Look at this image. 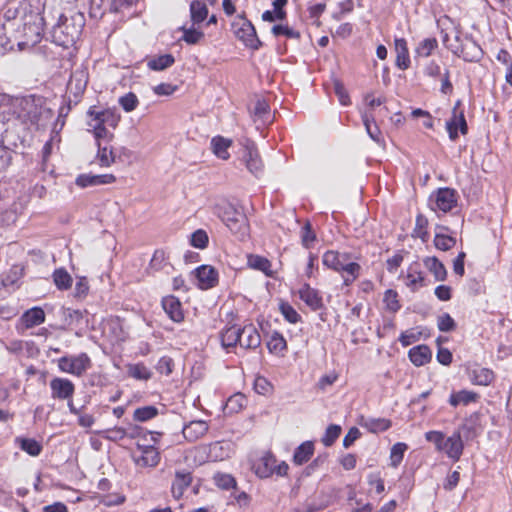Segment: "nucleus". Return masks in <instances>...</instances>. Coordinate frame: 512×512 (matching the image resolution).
<instances>
[{
	"mask_svg": "<svg viewBox=\"0 0 512 512\" xmlns=\"http://www.w3.org/2000/svg\"><path fill=\"white\" fill-rule=\"evenodd\" d=\"M85 25L84 15L76 12L70 17L60 14L57 24L53 25L51 37L53 42L65 48L73 46Z\"/></svg>",
	"mask_w": 512,
	"mask_h": 512,
	"instance_id": "1",
	"label": "nucleus"
},
{
	"mask_svg": "<svg viewBox=\"0 0 512 512\" xmlns=\"http://www.w3.org/2000/svg\"><path fill=\"white\" fill-rule=\"evenodd\" d=\"M43 10L32 11V14L22 21L23 28L17 37V46L20 51L30 50L41 41L44 26L47 24L45 16L42 15Z\"/></svg>",
	"mask_w": 512,
	"mask_h": 512,
	"instance_id": "2",
	"label": "nucleus"
},
{
	"mask_svg": "<svg viewBox=\"0 0 512 512\" xmlns=\"http://www.w3.org/2000/svg\"><path fill=\"white\" fill-rule=\"evenodd\" d=\"M218 215L232 233L240 237L247 234L248 221L242 209L227 203L218 207Z\"/></svg>",
	"mask_w": 512,
	"mask_h": 512,
	"instance_id": "3",
	"label": "nucleus"
},
{
	"mask_svg": "<svg viewBox=\"0 0 512 512\" xmlns=\"http://www.w3.org/2000/svg\"><path fill=\"white\" fill-rule=\"evenodd\" d=\"M276 457L271 451H265L262 456L256 459L252 464L254 473L262 479L271 477L273 474L277 476H286L288 474L289 466L285 461L276 465Z\"/></svg>",
	"mask_w": 512,
	"mask_h": 512,
	"instance_id": "4",
	"label": "nucleus"
},
{
	"mask_svg": "<svg viewBox=\"0 0 512 512\" xmlns=\"http://www.w3.org/2000/svg\"><path fill=\"white\" fill-rule=\"evenodd\" d=\"M455 41L457 45L450 44L447 46L454 55L466 62H479L482 59L483 50L472 36L468 34L463 37L456 35Z\"/></svg>",
	"mask_w": 512,
	"mask_h": 512,
	"instance_id": "5",
	"label": "nucleus"
},
{
	"mask_svg": "<svg viewBox=\"0 0 512 512\" xmlns=\"http://www.w3.org/2000/svg\"><path fill=\"white\" fill-rule=\"evenodd\" d=\"M232 27L236 37L241 40L247 47L258 50L262 43L257 37L255 27L244 17H240L238 21L233 22Z\"/></svg>",
	"mask_w": 512,
	"mask_h": 512,
	"instance_id": "6",
	"label": "nucleus"
},
{
	"mask_svg": "<svg viewBox=\"0 0 512 512\" xmlns=\"http://www.w3.org/2000/svg\"><path fill=\"white\" fill-rule=\"evenodd\" d=\"M58 367L62 372L81 376L91 367V360L86 353L63 356L58 360Z\"/></svg>",
	"mask_w": 512,
	"mask_h": 512,
	"instance_id": "7",
	"label": "nucleus"
},
{
	"mask_svg": "<svg viewBox=\"0 0 512 512\" xmlns=\"http://www.w3.org/2000/svg\"><path fill=\"white\" fill-rule=\"evenodd\" d=\"M457 192L452 188H439L430 196L429 205L432 210H440L444 213L451 211L457 205Z\"/></svg>",
	"mask_w": 512,
	"mask_h": 512,
	"instance_id": "8",
	"label": "nucleus"
},
{
	"mask_svg": "<svg viewBox=\"0 0 512 512\" xmlns=\"http://www.w3.org/2000/svg\"><path fill=\"white\" fill-rule=\"evenodd\" d=\"M39 9H44L40 0H23L16 6L9 5L4 11V18L8 21L20 18L22 22L32 14V11Z\"/></svg>",
	"mask_w": 512,
	"mask_h": 512,
	"instance_id": "9",
	"label": "nucleus"
},
{
	"mask_svg": "<svg viewBox=\"0 0 512 512\" xmlns=\"http://www.w3.org/2000/svg\"><path fill=\"white\" fill-rule=\"evenodd\" d=\"M461 101L458 100L452 110L451 118L446 122V129L451 141L458 139V131L466 135L468 133V125L465 119L464 111L460 109Z\"/></svg>",
	"mask_w": 512,
	"mask_h": 512,
	"instance_id": "10",
	"label": "nucleus"
},
{
	"mask_svg": "<svg viewBox=\"0 0 512 512\" xmlns=\"http://www.w3.org/2000/svg\"><path fill=\"white\" fill-rule=\"evenodd\" d=\"M140 455H134L133 459L139 467H155L160 461V454L153 445H140L137 444Z\"/></svg>",
	"mask_w": 512,
	"mask_h": 512,
	"instance_id": "11",
	"label": "nucleus"
},
{
	"mask_svg": "<svg viewBox=\"0 0 512 512\" xmlns=\"http://www.w3.org/2000/svg\"><path fill=\"white\" fill-rule=\"evenodd\" d=\"M52 398L66 400L70 399L75 391L74 384L66 378L56 377L50 381Z\"/></svg>",
	"mask_w": 512,
	"mask_h": 512,
	"instance_id": "12",
	"label": "nucleus"
},
{
	"mask_svg": "<svg viewBox=\"0 0 512 512\" xmlns=\"http://www.w3.org/2000/svg\"><path fill=\"white\" fill-rule=\"evenodd\" d=\"M242 157L247 169L253 175L259 177L263 171V164L257 148L254 145H246Z\"/></svg>",
	"mask_w": 512,
	"mask_h": 512,
	"instance_id": "13",
	"label": "nucleus"
},
{
	"mask_svg": "<svg viewBox=\"0 0 512 512\" xmlns=\"http://www.w3.org/2000/svg\"><path fill=\"white\" fill-rule=\"evenodd\" d=\"M239 346L243 349H256L261 344V337L254 325L239 327Z\"/></svg>",
	"mask_w": 512,
	"mask_h": 512,
	"instance_id": "14",
	"label": "nucleus"
},
{
	"mask_svg": "<svg viewBox=\"0 0 512 512\" xmlns=\"http://www.w3.org/2000/svg\"><path fill=\"white\" fill-rule=\"evenodd\" d=\"M88 83L87 76L83 71H75L67 84L69 94L74 96V104H77L82 97Z\"/></svg>",
	"mask_w": 512,
	"mask_h": 512,
	"instance_id": "15",
	"label": "nucleus"
},
{
	"mask_svg": "<svg viewBox=\"0 0 512 512\" xmlns=\"http://www.w3.org/2000/svg\"><path fill=\"white\" fill-rule=\"evenodd\" d=\"M464 445L462 442L460 431H455L450 437L444 439L442 451L454 461L460 459L463 453Z\"/></svg>",
	"mask_w": 512,
	"mask_h": 512,
	"instance_id": "16",
	"label": "nucleus"
},
{
	"mask_svg": "<svg viewBox=\"0 0 512 512\" xmlns=\"http://www.w3.org/2000/svg\"><path fill=\"white\" fill-rule=\"evenodd\" d=\"M299 297L313 311L320 310L324 307L320 292L317 289L312 288L309 284H304L302 286L299 290Z\"/></svg>",
	"mask_w": 512,
	"mask_h": 512,
	"instance_id": "17",
	"label": "nucleus"
},
{
	"mask_svg": "<svg viewBox=\"0 0 512 512\" xmlns=\"http://www.w3.org/2000/svg\"><path fill=\"white\" fill-rule=\"evenodd\" d=\"M196 277L201 289H210L218 283V272L210 265H202L196 270Z\"/></svg>",
	"mask_w": 512,
	"mask_h": 512,
	"instance_id": "18",
	"label": "nucleus"
},
{
	"mask_svg": "<svg viewBox=\"0 0 512 512\" xmlns=\"http://www.w3.org/2000/svg\"><path fill=\"white\" fill-rule=\"evenodd\" d=\"M209 426L206 421L193 420L184 425L182 433L189 442H195L208 432Z\"/></svg>",
	"mask_w": 512,
	"mask_h": 512,
	"instance_id": "19",
	"label": "nucleus"
},
{
	"mask_svg": "<svg viewBox=\"0 0 512 512\" xmlns=\"http://www.w3.org/2000/svg\"><path fill=\"white\" fill-rule=\"evenodd\" d=\"M470 381L475 385L488 386L494 378V372L491 369L475 365L472 368L467 369Z\"/></svg>",
	"mask_w": 512,
	"mask_h": 512,
	"instance_id": "20",
	"label": "nucleus"
},
{
	"mask_svg": "<svg viewBox=\"0 0 512 512\" xmlns=\"http://www.w3.org/2000/svg\"><path fill=\"white\" fill-rule=\"evenodd\" d=\"M116 178L113 174L90 175L81 174L76 178V185L85 188L89 186H97L102 184H110L115 182Z\"/></svg>",
	"mask_w": 512,
	"mask_h": 512,
	"instance_id": "21",
	"label": "nucleus"
},
{
	"mask_svg": "<svg viewBox=\"0 0 512 512\" xmlns=\"http://www.w3.org/2000/svg\"><path fill=\"white\" fill-rule=\"evenodd\" d=\"M162 307L166 314L174 322H181L184 318L181 308V302L173 295L166 296L162 299Z\"/></svg>",
	"mask_w": 512,
	"mask_h": 512,
	"instance_id": "22",
	"label": "nucleus"
},
{
	"mask_svg": "<svg viewBox=\"0 0 512 512\" xmlns=\"http://www.w3.org/2000/svg\"><path fill=\"white\" fill-rule=\"evenodd\" d=\"M21 107L23 109V117L28 120L31 124H38L42 114L44 112H49L42 107H39L34 99H24L21 101Z\"/></svg>",
	"mask_w": 512,
	"mask_h": 512,
	"instance_id": "23",
	"label": "nucleus"
},
{
	"mask_svg": "<svg viewBox=\"0 0 512 512\" xmlns=\"http://www.w3.org/2000/svg\"><path fill=\"white\" fill-rule=\"evenodd\" d=\"M192 475L187 471H177L172 482L171 492L175 499L182 497L185 489L191 485Z\"/></svg>",
	"mask_w": 512,
	"mask_h": 512,
	"instance_id": "24",
	"label": "nucleus"
},
{
	"mask_svg": "<svg viewBox=\"0 0 512 512\" xmlns=\"http://www.w3.org/2000/svg\"><path fill=\"white\" fill-rule=\"evenodd\" d=\"M405 279L406 286L409 287L412 291H415L418 287H423L426 285L425 277L420 269L419 263H413L409 266Z\"/></svg>",
	"mask_w": 512,
	"mask_h": 512,
	"instance_id": "25",
	"label": "nucleus"
},
{
	"mask_svg": "<svg viewBox=\"0 0 512 512\" xmlns=\"http://www.w3.org/2000/svg\"><path fill=\"white\" fill-rule=\"evenodd\" d=\"M20 321L26 329H30L45 321V312L40 307H33L23 313Z\"/></svg>",
	"mask_w": 512,
	"mask_h": 512,
	"instance_id": "26",
	"label": "nucleus"
},
{
	"mask_svg": "<svg viewBox=\"0 0 512 512\" xmlns=\"http://www.w3.org/2000/svg\"><path fill=\"white\" fill-rule=\"evenodd\" d=\"M396 51V66L406 70L410 66L409 51L404 38H396L394 41Z\"/></svg>",
	"mask_w": 512,
	"mask_h": 512,
	"instance_id": "27",
	"label": "nucleus"
},
{
	"mask_svg": "<svg viewBox=\"0 0 512 512\" xmlns=\"http://www.w3.org/2000/svg\"><path fill=\"white\" fill-rule=\"evenodd\" d=\"M410 361L415 366H423L431 360L432 353L427 345H418L409 350L408 353Z\"/></svg>",
	"mask_w": 512,
	"mask_h": 512,
	"instance_id": "28",
	"label": "nucleus"
},
{
	"mask_svg": "<svg viewBox=\"0 0 512 512\" xmlns=\"http://www.w3.org/2000/svg\"><path fill=\"white\" fill-rule=\"evenodd\" d=\"M349 259L350 255L348 253H339L338 251L328 250L324 253L322 262L327 268L338 272L343 261H348Z\"/></svg>",
	"mask_w": 512,
	"mask_h": 512,
	"instance_id": "29",
	"label": "nucleus"
},
{
	"mask_svg": "<svg viewBox=\"0 0 512 512\" xmlns=\"http://www.w3.org/2000/svg\"><path fill=\"white\" fill-rule=\"evenodd\" d=\"M88 115L92 117V121L102 124L105 127L106 125L116 127L118 123V118L110 110L96 111L94 107H91L88 110Z\"/></svg>",
	"mask_w": 512,
	"mask_h": 512,
	"instance_id": "30",
	"label": "nucleus"
},
{
	"mask_svg": "<svg viewBox=\"0 0 512 512\" xmlns=\"http://www.w3.org/2000/svg\"><path fill=\"white\" fill-rule=\"evenodd\" d=\"M314 453V444L312 441H305L294 451L293 462L295 465L307 463Z\"/></svg>",
	"mask_w": 512,
	"mask_h": 512,
	"instance_id": "31",
	"label": "nucleus"
},
{
	"mask_svg": "<svg viewBox=\"0 0 512 512\" xmlns=\"http://www.w3.org/2000/svg\"><path fill=\"white\" fill-rule=\"evenodd\" d=\"M23 275L24 268L20 265H13L7 272L2 274L1 284L5 288L17 286Z\"/></svg>",
	"mask_w": 512,
	"mask_h": 512,
	"instance_id": "32",
	"label": "nucleus"
},
{
	"mask_svg": "<svg viewBox=\"0 0 512 512\" xmlns=\"http://www.w3.org/2000/svg\"><path fill=\"white\" fill-rule=\"evenodd\" d=\"M425 267L434 275L436 281H444L447 277V270L444 264L436 257H426Z\"/></svg>",
	"mask_w": 512,
	"mask_h": 512,
	"instance_id": "33",
	"label": "nucleus"
},
{
	"mask_svg": "<svg viewBox=\"0 0 512 512\" xmlns=\"http://www.w3.org/2000/svg\"><path fill=\"white\" fill-rule=\"evenodd\" d=\"M232 145V140L222 136H215L211 140L213 153L220 159L227 160L230 157L228 148Z\"/></svg>",
	"mask_w": 512,
	"mask_h": 512,
	"instance_id": "34",
	"label": "nucleus"
},
{
	"mask_svg": "<svg viewBox=\"0 0 512 512\" xmlns=\"http://www.w3.org/2000/svg\"><path fill=\"white\" fill-rule=\"evenodd\" d=\"M15 443L22 451L33 457L40 455L43 449L42 444L32 438L16 437Z\"/></svg>",
	"mask_w": 512,
	"mask_h": 512,
	"instance_id": "35",
	"label": "nucleus"
},
{
	"mask_svg": "<svg viewBox=\"0 0 512 512\" xmlns=\"http://www.w3.org/2000/svg\"><path fill=\"white\" fill-rule=\"evenodd\" d=\"M251 114L254 118V121H261L262 124H265L270 121V106L268 102L264 99H258L253 109L251 110Z\"/></svg>",
	"mask_w": 512,
	"mask_h": 512,
	"instance_id": "36",
	"label": "nucleus"
},
{
	"mask_svg": "<svg viewBox=\"0 0 512 512\" xmlns=\"http://www.w3.org/2000/svg\"><path fill=\"white\" fill-rule=\"evenodd\" d=\"M221 343L224 348L235 347L239 345V327L236 325L224 329L220 335Z\"/></svg>",
	"mask_w": 512,
	"mask_h": 512,
	"instance_id": "37",
	"label": "nucleus"
},
{
	"mask_svg": "<svg viewBox=\"0 0 512 512\" xmlns=\"http://www.w3.org/2000/svg\"><path fill=\"white\" fill-rule=\"evenodd\" d=\"M97 155L96 159L98 160L100 166L102 167H109L115 162V154L111 146L105 144L103 145L102 142H99L97 144Z\"/></svg>",
	"mask_w": 512,
	"mask_h": 512,
	"instance_id": "38",
	"label": "nucleus"
},
{
	"mask_svg": "<svg viewBox=\"0 0 512 512\" xmlns=\"http://www.w3.org/2000/svg\"><path fill=\"white\" fill-rule=\"evenodd\" d=\"M175 62V58L172 54H164L158 57H154L147 62V67L153 71H163Z\"/></svg>",
	"mask_w": 512,
	"mask_h": 512,
	"instance_id": "39",
	"label": "nucleus"
},
{
	"mask_svg": "<svg viewBox=\"0 0 512 512\" xmlns=\"http://www.w3.org/2000/svg\"><path fill=\"white\" fill-rule=\"evenodd\" d=\"M478 398V394L473 391L461 390L459 392L452 393L449 398L450 405L456 407L459 404L467 405L471 402H475Z\"/></svg>",
	"mask_w": 512,
	"mask_h": 512,
	"instance_id": "40",
	"label": "nucleus"
},
{
	"mask_svg": "<svg viewBox=\"0 0 512 512\" xmlns=\"http://www.w3.org/2000/svg\"><path fill=\"white\" fill-rule=\"evenodd\" d=\"M190 14L193 24H199L206 19L208 15V8L206 4L200 0H194L190 4Z\"/></svg>",
	"mask_w": 512,
	"mask_h": 512,
	"instance_id": "41",
	"label": "nucleus"
},
{
	"mask_svg": "<svg viewBox=\"0 0 512 512\" xmlns=\"http://www.w3.org/2000/svg\"><path fill=\"white\" fill-rule=\"evenodd\" d=\"M248 265L256 270L263 272L267 276H271V262L259 255H250L248 257Z\"/></svg>",
	"mask_w": 512,
	"mask_h": 512,
	"instance_id": "42",
	"label": "nucleus"
},
{
	"mask_svg": "<svg viewBox=\"0 0 512 512\" xmlns=\"http://www.w3.org/2000/svg\"><path fill=\"white\" fill-rule=\"evenodd\" d=\"M53 281L60 290H68L73 282L72 277L64 268L56 269L53 272Z\"/></svg>",
	"mask_w": 512,
	"mask_h": 512,
	"instance_id": "43",
	"label": "nucleus"
},
{
	"mask_svg": "<svg viewBox=\"0 0 512 512\" xmlns=\"http://www.w3.org/2000/svg\"><path fill=\"white\" fill-rule=\"evenodd\" d=\"M392 423L385 418H369L366 420L364 427L372 433H379L388 430Z\"/></svg>",
	"mask_w": 512,
	"mask_h": 512,
	"instance_id": "44",
	"label": "nucleus"
},
{
	"mask_svg": "<svg viewBox=\"0 0 512 512\" xmlns=\"http://www.w3.org/2000/svg\"><path fill=\"white\" fill-rule=\"evenodd\" d=\"M158 415V409L155 406L149 405L139 407L134 411L133 419L138 422H146L153 419Z\"/></svg>",
	"mask_w": 512,
	"mask_h": 512,
	"instance_id": "45",
	"label": "nucleus"
},
{
	"mask_svg": "<svg viewBox=\"0 0 512 512\" xmlns=\"http://www.w3.org/2000/svg\"><path fill=\"white\" fill-rule=\"evenodd\" d=\"M438 47V41L436 38H426L422 40L415 52L420 57H429L432 52Z\"/></svg>",
	"mask_w": 512,
	"mask_h": 512,
	"instance_id": "46",
	"label": "nucleus"
},
{
	"mask_svg": "<svg viewBox=\"0 0 512 512\" xmlns=\"http://www.w3.org/2000/svg\"><path fill=\"white\" fill-rule=\"evenodd\" d=\"M362 120L370 138L373 139L375 142L379 143L381 133L377 125H372V123L374 122L373 115L369 112H365L362 115Z\"/></svg>",
	"mask_w": 512,
	"mask_h": 512,
	"instance_id": "47",
	"label": "nucleus"
},
{
	"mask_svg": "<svg viewBox=\"0 0 512 512\" xmlns=\"http://www.w3.org/2000/svg\"><path fill=\"white\" fill-rule=\"evenodd\" d=\"M341 431H342L341 426L336 425V424H330L327 427L325 434L321 439V442L326 447L332 446L335 443V441L338 439V437L340 436Z\"/></svg>",
	"mask_w": 512,
	"mask_h": 512,
	"instance_id": "48",
	"label": "nucleus"
},
{
	"mask_svg": "<svg viewBox=\"0 0 512 512\" xmlns=\"http://www.w3.org/2000/svg\"><path fill=\"white\" fill-rule=\"evenodd\" d=\"M93 128V134L96 139V144L105 141L107 144L113 139L114 135L105 126L99 123H89Z\"/></svg>",
	"mask_w": 512,
	"mask_h": 512,
	"instance_id": "49",
	"label": "nucleus"
},
{
	"mask_svg": "<svg viewBox=\"0 0 512 512\" xmlns=\"http://www.w3.org/2000/svg\"><path fill=\"white\" fill-rule=\"evenodd\" d=\"M245 402L246 399L243 394H234L228 398L225 409L228 411V413H237L244 407Z\"/></svg>",
	"mask_w": 512,
	"mask_h": 512,
	"instance_id": "50",
	"label": "nucleus"
},
{
	"mask_svg": "<svg viewBox=\"0 0 512 512\" xmlns=\"http://www.w3.org/2000/svg\"><path fill=\"white\" fill-rule=\"evenodd\" d=\"M383 302L385 304L386 309L392 313H396L401 308V305L398 301V293L395 290H386V292L384 293Z\"/></svg>",
	"mask_w": 512,
	"mask_h": 512,
	"instance_id": "51",
	"label": "nucleus"
},
{
	"mask_svg": "<svg viewBox=\"0 0 512 512\" xmlns=\"http://www.w3.org/2000/svg\"><path fill=\"white\" fill-rule=\"evenodd\" d=\"M408 449L407 444L399 442L392 446L390 453L391 465L397 467L403 460L404 453Z\"/></svg>",
	"mask_w": 512,
	"mask_h": 512,
	"instance_id": "52",
	"label": "nucleus"
},
{
	"mask_svg": "<svg viewBox=\"0 0 512 512\" xmlns=\"http://www.w3.org/2000/svg\"><path fill=\"white\" fill-rule=\"evenodd\" d=\"M457 431H460V434H463L466 439H472L476 437V418L471 416L465 419Z\"/></svg>",
	"mask_w": 512,
	"mask_h": 512,
	"instance_id": "53",
	"label": "nucleus"
},
{
	"mask_svg": "<svg viewBox=\"0 0 512 512\" xmlns=\"http://www.w3.org/2000/svg\"><path fill=\"white\" fill-rule=\"evenodd\" d=\"M427 226L428 219L424 215L418 214L416 217L413 236L419 237L423 241H426V238L428 237Z\"/></svg>",
	"mask_w": 512,
	"mask_h": 512,
	"instance_id": "54",
	"label": "nucleus"
},
{
	"mask_svg": "<svg viewBox=\"0 0 512 512\" xmlns=\"http://www.w3.org/2000/svg\"><path fill=\"white\" fill-rule=\"evenodd\" d=\"M434 244L437 249L442 251H448L456 244V239L448 235L436 233L434 238Z\"/></svg>",
	"mask_w": 512,
	"mask_h": 512,
	"instance_id": "55",
	"label": "nucleus"
},
{
	"mask_svg": "<svg viewBox=\"0 0 512 512\" xmlns=\"http://www.w3.org/2000/svg\"><path fill=\"white\" fill-rule=\"evenodd\" d=\"M270 352L279 353L286 349V340L284 337L278 333L274 332L270 338V341L267 344Z\"/></svg>",
	"mask_w": 512,
	"mask_h": 512,
	"instance_id": "56",
	"label": "nucleus"
},
{
	"mask_svg": "<svg viewBox=\"0 0 512 512\" xmlns=\"http://www.w3.org/2000/svg\"><path fill=\"white\" fill-rule=\"evenodd\" d=\"M129 375L137 380H148L152 372L144 364H135L129 368Z\"/></svg>",
	"mask_w": 512,
	"mask_h": 512,
	"instance_id": "57",
	"label": "nucleus"
},
{
	"mask_svg": "<svg viewBox=\"0 0 512 512\" xmlns=\"http://www.w3.org/2000/svg\"><path fill=\"white\" fill-rule=\"evenodd\" d=\"M209 242L208 235L206 231L202 229H198L192 233L190 243L195 248L204 249L207 247Z\"/></svg>",
	"mask_w": 512,
	"mask_h": 512,
	"instance_id": "58",
	"label": "nucleus"
},
{
	"mask_svg": "<svg viewBox=\"0 0 512 512\" xmlns=\"http://www.w3.org/2000/svg\"><path fill=\"white\" fill-rule=\"evenodd\" d=\"M301 240L305 248H310L316 240V234L312 229V225L307 221L301 229Z\"/></svg>",
	"mask_w": 512,
	"mask_h": 512,
	"instance_id": "59",
	"label": "nucleus"
},
{
	"mask_svg": "<svg viewBox=\"0 0 512 512\" xmlns=\"http://www.w3.org/2000/svg\"><path fill=\"white\" fill-rule=\"evenodd\" d=\"M183 36L182 40H184L188 44H197L204 38V33L202 31L196 30L194 28H185L182 27Z\"/></svg>",
	"mask_w": 512,
	"mask_h": 512,
	"instance_id": "60",
	"label": "nucleus"
},
{
	"mask_svg": "<svg viewBox=\"0 0 512 512\" xmlns=\"http://www.w3.org/2000/svg\"><path fill=\"white\" fill-rule=\"evenodd\" d=\"M279 308L288 322L295 324L300 321V315L289 303L282 302Z\"/></svg>",
	"mask_w": 512,
	"mask_h": 512,
	"instance_id": "61",
	"label": "nucleus"
},
{
	"mask_svg": "<svg viewBox=\"0 0 512 512\" xmlns=\"http://www.w3.org/2000/svg\"><path fill=\"white\" fill-rule=\"evenodd\" d=\"M138 103L139 101L137 96L132 92L125 94L119 99V104L126 112H131L135 110Z\"/></svg>",
	"mask_w": 512,
	"mask_h": 512,
	"instance_id": "62",
	"label": "nucleus"
},
{
	"mask_svg": "<svg viewBox=\"0 0 512 512\" xmlns=\"http://www.w3.org/2000/svg\"><path fill=\"white\" fill-rule=\"evenodd\" d=\"M215 481L218 487L221 489L229 490L234 489L236 490V480L233 476L229 474H217L215 476Z\"/></svg>",
	"mask_w": 512,
	"mask_h": 512,
	"instance_id": "63",
	"label": "nucleus"
},
{
	"mask_svg": "<svg viewBox=\"0 0 512 512\" xmlns=\"http://www.w3.org/2000/svg\"><path fill=\"white\" fill-rule=\"evenodd\" d=\"M438 329L442 332H450L456 328L454 319L448 314L444 313L438 317Z\"/></svg>",
	"mask_w": 512,
	"mask_h": 512,
	"instance_id": "64",
	"label": "nucleus"
}]
</instances>
